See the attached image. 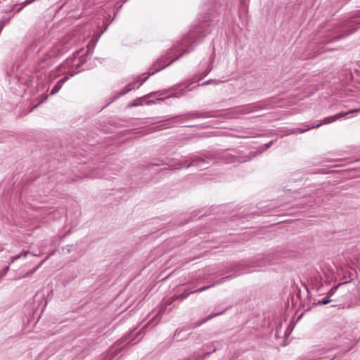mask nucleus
<instances>
[{"label":"nucleus","mask_w":360,"mask_h":360,"mask_svg":"<svg viewBox=\"0 0 360 360\" xmlns=\"http://www.w3.org/2000/svg\"><path fill=\"white\" fill-rule=\"evenodd\" d=\"M208 21L212 20L210 19V17H206L204 23L191 30L184 37L181 43L175 44L166 55L159 58L150 68L148 71L149 75H153L155 72L160 71L179 60L184 55L192 51L195 46L201 43L206 35L211 32L212 25L211 24H207Z\"/></svg>","instance_id":"nucleus-1"},{"label":"nucleus","mask_w":360,"mask_h":360,"mask_svg":"<svg viewBox=\"0 0 360 360\" xmlns=\"http://www.w3.org/2000/svg\"><path fill=\"white\" fill-rule=\"evenodd\" d=\"M160 310L158 311V312H157L155 314V315H154V316L148 322V323L146 325V327L153 328L155 326H156L160 319Z\"/></svg>","instance_id":"nucleus-13"},{"label":"nucleus","mask_w":360,"mask_h":360,"mask_svg":"<svg viewBox=\"0 0 360 360\" xmlns=\"http://www.w3.org/2000/svg\"><path fill=\"white\" fill-rule=\"evenodd\" d=\"M208 10L209 13L208 14L210 16H212L214 15V13L217 12L219 9V7L217 6V0H214V2H212L210 5L208 6Z\"/></svg>","instance_id":"nucleus-15"},{"label":"nucleus","mask_w":360,"mask_h":360,"mask_svg":"<svg viewBox=\"0 0 360 360\" xmlns=\"http://www.w3.org/2000/svg\"><path fill=\"white\" fill-rule=\"evenodd\" d=\"M179 117H181V115H174V116L167 115V116L164 117V119H165V120H170L172 119L179 118Z\"/></svg>","instance_id":"nucleus-25"},{"label":"nucleus","mask_w":360,"mask_h":360,"mask_svg":"<svg viewBox=\"0 0 360 360\" xmlns=\"http://www.w3.org/2000/svg\"><path fill=\"white\" fill-rule=\"evenodd\" d=\"M212 68L209 67L205 71L199 73L197 75L193 76L191 79H186L178 84H176L165 91H159L157 92L151 93L148 94L147 96L149 97L153 94H158L159 96H165V98L170 97L179 98L181 96H183L185 95L186 89L188 91H192L193 88H189L190 85L203 79L209 74Z\"/></svg>","instance_id":"nucleus-3"},{"label":"nucleus","mask_w":360,"mask_h":360,"mask_svg":"<svg viewBox=\"0 0 360 360\" xmlns=\"http://www.w3.org/2000/svg\"><path fill=\"white\" fill-rule=\"evenodd\" d=\"M281 132H282L284 136H288V135L293 134V129H292V128H290V129L285 128V129L281 130Z\"/></svg>","instance_id":"nucleus-24"},{"label":"nucleus","mask_w":360,"mask_h":360,"mask_svg":"<svg viewBox=\"0 0 360 360\" xmlns=\"http://www.w3.org/2000/svg\"><path fill=\"white\" fill-rule=\"evenodd\" d=\"M41 44L39 39L34 40L27 49V51L30 53H38L41 51Z\"/></svg>","instance_id":"nucleus-11"},{"label":"nucleus","mask_w":360,"mask_h":360,"mask_svg":"<svg viewBox=\"0 0 360 360\" xmlns=\"http://www.w3.org/2000/svg\"><path fill=\"white\" fill-rule=\"evenodd\" d=\"M360 28V15L332 25L327 30L322 43L335 42L352 34Z\"/></svg>","instance_id":"nucleus-2"},{"label":"nucleus","mask_w":360,"mask_h":360,"mask_svg":"<svg viewBox=\"0 0 360 360\" xmlns=\"http://www.w3.org/2000/svg\"><path fill=\"white\" fill-rule=\"evenodd\" d=\"M4 27V21H0V33L3 30Z\"/></svg>","instance_id":"nucleus-30"},{"label":"nucleus","mask_w":360,"mask_h":360,"mask_svg":"<svg viewBox=\"0 0 360 360\" xmlns=\"http://www.w3.org/2000/svg\"><path fill=\"white\" fill-rule=\"evenodd\" d=\"M214 117V115H210V114H205V115H198L196 117L207 118V117Z\"/></svg>","instance_id":"nucleus-27"},{"label":"nucleus","mask_w":360,"mask_h":360,"mask_svg":"<svg viewBox=\"0 0 360 360\" xmlns=\"http://www.w3.org/2000/svg\"><path fill=\"white\" fill-rule=\"evenodd\" d=\"M347 283L346 282H344V283H339L338 285H335L333 286L327 293L326 295H328V297H331L335 293V292L337 291L338 288L342 285H345Z\"/></svg>","instance_id":"nucleus-17"},{"label":"nucleus","mask_w":360,"mask_h":360,"mask_svg":"<svg viewBox=\"0 0 360 360\" xmlns=\"http://www.w3.org/2000/svg\"><path fill=\"white\" fill-rule=\"evenodd\" d=\"M244 1H245V0H242L243 4H245V2H244Z\"/></svg>","instance_id":"nucleus-37"},{"label":"nucleus","mask_w":360,"mask_h":360,"mask_svg":"<svg viewBox=\"0 0 360 360\" xmlns=\"http://www.w3.org/2000/svg\"><path fill=\"white\" fill-rule=\"evenodd\" d=\"M186 117H187V118H186V119H190V118H191V117H192V116H191V114H188V115H186Z\"/></svg>","instance_id":"nucleus-34"},{"label":"nucleus","mask_w":360,"mask_h":360,"mask_svg":"<svg viewBox=\"0 0 360 360\" xmlns=\"http://www.w3.org/2000/svg\"><path fill=\"white\" fill-rule=\"evenodd\" d=\"M359 111H360V107L359 108L352 109L347 112H341L334 115L333 116H329V117H325L322 122H323V124H328L332 123L333 122H335L336 120H338L339 119L345 118L349 114L358 112Z\"/></svg>","instance_id":"nucleus-10"},{"label":"nucleus","mask_w":360,"mask_h":360,"mask_svg":"<svg viewBox=\"0 0 360 360\" xmlns=\"http://www.w3.org/2000/svg\"><path fill=\"white\" fill-rule=\"evenodd\" d=\"M9 269V266H6L2 271V276H5Z\"/></svg>","instance_id":"nucleus-28"},{"label":"nucleus","mask_w":360,"mask_h":360,"mask_svg":"<svg viewBox=\"0 0 360 360\" xmlns=\"http://www.w3.org/2000/svg\"><path fill=\"white\" fill-rule=\"evenodd\" d=\"M28 253H29L28 251H24L20 254H18L15 256L11 257V261L9 263V264H11V263H13L15 261H16L17 259L20 258L22 256H23L24 257H26Z\"/></svg>","instance_id":"nucleus-19"},{"label":"nucleus","mask_w":360,"mask_h":360,"mask_svg":"<svg viewBox=\"0 0 360 360\" xmlns=\"http://www.w3.org/2000/svg\"><path fill=\"white\" fill-rule=\"evenodd\" d=\"M323 124V122H319V123H316V124H314L313 125L311 126H309V127H310V129H314V128H318L320 126H321Z\"/></svg>","instance_id":"nucleus-26"},{"label":"nucleus","mask_w":360,"mask_h":360,"mask_svg":"<svg viewBox=\"0 0 360 360\" xmlns=\"http://www.w3.org/2000/svg\"><path fill=\"white\" fill-rule=\"evenodd\" d=\"M183 331V330H176V332H175V334H174V337H176V338H178V336L179 335V334ZM181 339H179V340H181ZM177 340H179V339H177Z\"/></svg>","instance_id":"nucleus-29"},{"label":"nucleus","mask_w":360,"mask_h":360,"mask_svg":"<svg viewBox=\"0 0 360 360\" xmlns=\"http://www.w3.org/2000/svg\"><path fill=\"white\" fill-rule=\"evenodd\" d=\"M293 134H302L310 129L309 125H304L303 127L292 128Z\"/></svg>","instance_id":"nucleus-16"},{"label":"nucleus","mask_w":360,"mask_h":360,"mask_svg":"<svg viewBox=\"0 0 360 360\" xmlns=\"http://www.w3.org/2000/svg\"><path fill=\"white\" fill-rule=\"evenodd\" d=\"M220 82H218L217 80L209 79V80H207V81L204 82L201 84H198L196 86H205V85L211 84L217 85V84H219Z\"/></svg>","instance_id":"nucleus-22"},{"label":"nucleus","mask_w":360,"mask_h":360,"mask_svg":"<svg viewBox=\"0 0 360 360\" xmlns=\"http://www.w3.org/2000/svg\"><path fill=\"white\" fill-rule=\"evenodd\" d=\"M10 20V18H6V19H4L2 20L1 21H4V24L6 23V22Z\"/></svg>","instance_id":"nucleus-33"},{"label":"nucleus","mask_w":360,"mask_h":360,"mask_svg":"<svg viewBox=\"0 0 360 360\" xmlns=\"http://www.w3.org/2000/svg\"><path fill=\"white\" fill-rule=\"evenodd\" d=\"M35 0H25L24 2H23V6H20L18 8H16L17 6H15L14 7V9L15 10L16 12H19L20 11H21V9L22 8V7L24 6H27L31 3H32L33 1H34Z\"/></svg>","instance_id":"nucleus-23"},{"label":"nucleus","mask_w":360,"mask_h":360,"mask_svg":"<svg viewBox=\"0 0 360 360\" xmlns=\"http://www.w3.org/2000/svg\"><path fill=\"white\" fill-rule=\"evenodd\" d=\"M226 310V309H224L222 310L217 311L211 314L206 319L201 320L200 322L198 324H197L195 327L199 326L201 324L204 323L205 321H208V320H210V319H212V318H214V317H215L217 316L222 314L224 313V311H225Z\"/></svg>","instance_id":"nucleus-14"},{"label":"nucleus","mask_w":360,"mask_h":360,"mask_svg":"<svg viewBox=\"0 0 360 360\" xmlns=\"http://www.w3.org/2000/svg\"><path fill=\"white\" fill-rule=\"evenodd\" d=\"M332 301V300L330 299V297H328V295L325 297H323L321 300H319L315 304L317 305H324L330 303Z\"/></svg>","instance_id":"nucleus-20"},{"label":"nucleus","mask_w":360,"mask_h":360,"mask_svg":"<svg viewBox=\"0 0 360 360\" xmlns=\"http://www.w3.org/2000/svg\"><path fill=\"white\" fill-rule=\"evenodd\" d=\"M268 104L265 101H259L257 103H252L236 109L233 112L231 117L236 118L241 115L250 114L262 109L269 108Z\"/></svg>","instance_id":"nucleus-7"},{"label":"nucleus","mask_w":360,"mask_h":360,"mask_svg":"<svg viewBox=\"0 0 360 360\" xmlns=\"http://www.w3.org/2000/svg\"><path fill=\"white\" fill-rule=\"evenodd\" d=\"M127 1V0H121V1H122V3H124V2H126Z\"/></svg>","instance_id":"nucleus-36"},{"label":"nucleus","mask_w":360,"mask_h":360,"mask_svg":"<svg viewBox=\"0 0 360 360\" xmlns=\"http://www.w3.org/2000/svg\"><path fill=\"white\" fill-rule=\"evenodd\" d=\"M44 261L41 262L35 268L30 270L27 271L24 276H22L21 278H27L32 275L35 271L38 270V269L42 265Z\"/></svg>","instance_id":"nucleus-18"},{"label":"nucleus","mask_w":360,"mask_h":360,"mask_svg":"<svg viewBox=\"0 0 360 360\" xmlns=\"http://www.w3.org/2000/svg\"><path fill=\"white\" fill-rule=\"evenodd\" d=\"M48 55H49V57H52L53 54V53H49Z\"/></svg>","instance_id":"nucleus-35"},{"label":"nucleus","mask_w":360,"mask_h":360,"mask_svg":"<svg viewBox=\"0 0 360 360\" xmlns=\"http://www.w3.org/2000/svg\"><path fill=\"white\" fill-rule=\"evenodd\" d=\"M72 248V245H67L65 248H63V250H67L68 252H70L71 250V248Z\"/></svg>","instance_id":"nucleus-31"},{"label":"nucleus","mask_w":360,"mask_h":360,"mask_svg":"<svg viewBox=\"0 0 360 360\" xmlns=\"http://www.w3.org/2000/svg\"><path fill=\"white\" fill-rule=\"evenodd\" d=\"M68 79L69 77L68 76H65L60 79L51 90L50 95L52 96L58 93L61 89L62 86L68 80Z\"/></svg>","instance_id":"nucleus-12"},{"label":"nucleus","mask_w":360,"mask_h":360,"mask_svg":"<svg viewBox=\"0 0 360 360\" xmlns=\"http://www.w3.org/2000/svg\"><path fill=\"white\" fill-rule=\"evenodd\" d=\"M273 143L274 141L271 140L267 143L264 144L260 149L257 150V151L250 152L249 155H244L236 151H233V153L226 152L220 156V160L225 164L234 162H246L250 161L253 158L257 157L269 148Z\"/></svg>","instance_id":"nucleus-5"},{"label":"nucleus","mask_w":360,"mask_h":360,"mask_svg":"<svg viewBox=\"0 0 360 360\" xmlns=\"http://www.w3.org/2000/svg\"><path fill=\"white\" fill-rule=\"evenodd\" d=\"M94 48V45H92V46H90V45H88L87 51L85 54H82L81 56H79V53L81 52V50H79V51H75L72 54V57L66 59L65 65L67 67H72L73 68V69L70 71V75L71 77L80 72L82 70H85L89 68L86 65H85V63L86 62L85 55L92 52Z\"/></svg>","instance_id":"nucleus-6"},{"label":"nucleus","mask_w":360,"mask_h":360,"mask_svg":"<svg viewBox=\"0 0 360 360\" xmlns=\"http://www.w3.org/2000/svg\"><path fill=\"white\" fill-rule=\"evenodd\" d=\"M232 278H233V276H226V277H224V278L219 279V281H217V282L214 283L213 284H212L210 285L204 286V287H202L198 289H195V288L186 289L182 294L177 296V299L179 300H183L184 299H186L191 293H193L195 292H202L212 286H214V285H219V284H221L224 282L231 279Z\"/></svg>","instance_id":"nucleus-9"},{"label":"nucleus","mask_w":360,"mask_h":360,"mask_svg":"<svg viewBox=\"0 0 360 360\" xmlns=\"http://www.w3.org/2000/svg\"><path fill=\"white\" fill-rule=\"evenodd\" d=\"M184 121H185V120L182 119V120H179V121H178V123L179 124H183V123H184Z\"/></svg>","instance_id":"nucleus-32"},{"label":"nucleus","mask_w":360,"mask_h":360,"mask_svg":"<svg viewBox=\"0 0 360 360\" xmlns=\"http://www.w3.org/2000/svg\"><path fill=\"white\" fill-rule=\"evenodd\" d=\"M212 158L208 157L203 158L198 155H189L182 157L181 160H175L174 163L165 162L162 165H169L171 169H180L191 167L202 169L205 165L210 164Z\"/></svg>","instance_id":"nucleus-4"},{"label":"nucleus","mask_w":360,"mask_h":360,"mask_svg":"<svg viewBox=\"0 0 360 360\" xmlns=\"http://www.w3.org/2000/svg\"><path fill=\"white\" fill-rule=\"evenodd\" d=\"M149 76V72L138 76L134 82L127 84L126 86L118 93L115 99L119 98L120 96L125 95L126 94L136 88H139L148 79Z\"/></svg>","instance_id":"nucleus-8"},{"label":"nucleus","mask_w":360,"mask_h":360,"mask_svg":"<svg viewBox=\"0 0 360 360\" xmlns=\"http://www.w3.org/2000/svg\"><path fill=\"white\" fill-rule=\"evenodd\" d=\"M143 105V102L141 101V99L137 98V99L134 100L130 103H129L127 107L132 108V107L139 106V105Z\"/></svg>","instance_id":"nucleus-21"}]
</instances>
